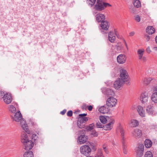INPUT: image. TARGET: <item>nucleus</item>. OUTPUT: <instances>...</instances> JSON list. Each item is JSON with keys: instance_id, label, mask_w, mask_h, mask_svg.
<instances>
[{"instance_id": "c756f323", "label": "nucleus", "mask_w": 157, "mask_h": 157, "mask_svg": "<svg viewBox=\"0 0 157 157\" xmlns=\"http://www.w3.org/2000/svg\"><path fill=\"white\" fill-rule=\"evenodd\" d=\"M133 4L135 7L138 8L141 6V3L139 0H134L133 1Z\"/></svg>"}, {"instance_id": "393cba45", "label": "nucleus", "mask_w": 157, "mask_h": 157, "mask_svg": "<svg viewBox=\"0 0 157 157\" xmlns=\"http://www.w3.org/2000/svg\"><path fill=\"white\" fill-rule=\"evenodd\" d=\"M147 31L149 34H152L155 33V29L153 26H150L147 28Z\"/></svg>"}, {"instance_id": "b1692460", "label": "nucleus", "mask_w": 157, "mask_h": 157, "mask_svg": "<svg viewBox=\"0 0 157 157\" xmlns=\"http://www.w3.org/2000/svg\"><path fill=\"white\" fill-rule=\"evenodd\" d=\"M144 144L146 147L150 148L152 146V142L150 140L147 139L145 140Z\"/></svg>"}, {"instance_id": "f704fd0d", "label": "nucleus", "mask_w": 157, "mask_h": 157, "mask_svg": "<svg viewBox=\"0 0 157 157\" xmlns=\"http://www.w3.org/2000/svg\"><path fill=\"white\" fill-rule=\"evenodd\" d=\"M9 110L12 113H14L16 112V108L13 105H10L9 107Z\"/></svg>"}, {"instance_id": "2f4dec72", "label": "nucleus", "mask_w": 157, "mask_h": 157, "mask_svg": "<svg viewBox=\"0 0 157 157\" xmlns=\"http://www.w3.org/2000/svg\"><path fill=\"white\" fill-rule=\"evenodd\" d=\"M86 156V157H93L91 156H89V155ZM95 157H104L103 155L101 150V149H99L98 150V154L95 156Z\"/></svg>"}, {"instance_id": "aec40b11", "label": "nucleus", "mask_w": 157, "mask_h": 157, "mask_svg": "<svg viewBox=\"0 0 157 157\" xmlns=\"http://www.w3.org/2000/svg\"><path fill=\"white\" fill-rule=\"evenodd\" d=\"M137 110L139 115L142 117L145 116L144 111L143 110V107L140 105H138L137 108Z\"/></svg>"}, {"instance_id": "37998d69", "label": "nucleus", "mask_w": 157, "mask_h": 157, "mask_svg": "<svg viewBox=\"0 0 157 157\" xmlns=\"http://www.w3.org/2000/svg\"><path fill=\"white\" fill-rule=\"evenodd\" d=\"M73 111L72 110H70L68 111L67 113V115L68 117H71L72 116Z\"/></svg>"}, {"instance_id": "dca6fc26", "label": "nucleus", "mask_w": 157, "mask_h": 157, "mask_svg": "<svg viewBox=\"0 0 157 157\" xmlns=\"http://www.w3.org/2000/svg\"><path fill=\"white\" fill-rule=\"evenodd\" d=\"M154 92L151 96V99L153 101L157 103V86L154 87Z\"/></svg>"}, {"instance_id": "4d7b16f0", "label": "nucleus", "mask_w": 157, "mask_h": 157, "mask_svg": "<svg viewBox=\"0 0 157 157\" xmlns=\"http://www.w3.org/2000/svg\"><path fill=\"white\" fill-rule=\"evenodd\" d=\"M146 51L148 53H150L151 52V51L150 49V47H148L146 49Z\"/></svg>"}, {"instance_id": "3c124183", "label": "nucleus", "mask_w": 157, "mask_h": 157, "mask_svg": "<svg viewBox=\"0 0 157 157\" xmlns=\"http://www.w3.org/2000/svg\"><path fill=\"white\" fill-rule=\"evenodd\" d=\"M87 108L88 109L89 111H91L92 110V109L93 108V107L91 105H88V106H87Z\"/></svg>"}, {"instance_id": "603ef678", "label": "nucleus", "mask_w": 157, "mask_h": 157, "mask_svg": "<svg viewBox=\"0 0 157 157\" xmlns=\"http://www.w3.org/2000/svg\"><path fill=\"white\" fill-rule=\"evenodd\" d=\"M67 111V110L66 109H64L62 111H61L60 112V114H62V115H64L66 113Z\"/></svg>"}, {"instance_id": "09e8293b", "label": "nucleus", "mask_w": 157, "mask_h": 157, "mask_svg": "<svg viewBox=\"0 0 157 157\" xmlns=\"http://www.w3.org/2000/svg\"><path fill=\"white\" fill-rule=\"evenodd\" d=\"M6 95V93L2 91H0V96L3 98V97Z\"/></svg>"}, {"instance_id": "f3484780", "label": "nucleus", "mask_w": 157, "mask_h": 157, "mask_svg": "<svg viewBox=\"0 0 157 157\" xmlns=\"http://www.w3.org/2000/svg\"><path fill=\"white\" fill-rule=\"evenodd\" d=\"M96 20L98 22L100 23L105 20V16L101 13H98L95 16Z\"/></svg>"}, {"instance_id": "cd10ccee", "label": "nucleus", "mask_w": 157, "mask_h": 157, "mask_svg": "<svg viewBox=\"0 0 157 157\" xmlns=\"http://www.w3.org/2000/svg\"><path fill=\"white\" fill-rule=\"evenodd\" d=\"M96 0H86V3L90 7L94 6Z\"/></svg>"}, {"instance_id": "f257e3e1", "label": "nucleus", "mask_w": 157, "mask_h": 157, "mask_svg": "<svg viewBox=\"0 0 157 157\" xmlns=\"http://www.w3.org/2000/svg\"><path fill=\"white\" fill-rule=\"evenodd\" d=\"M120 76L114 83V87L117 90H119L124 83L127 84L129 82V77L126 70L122 69L120 70Z\"/></svg>"}, {"instance_id": "6e6552de", "label": "nucleus", "mask_w": 157, "mask_h": 157, "mask_svg": "<svg viewBox=\"0 0 157 157\" xmlns=\"http://www.w3.org/2000/svg\"><path fill=\"white\" fill-rule=\"evenodd\" d=\"M117 103V100L113 97H109L106 101V105L110 107H112L116 105Z\"/></svg>"}, {"instance_id": "0eeeda50", "label": "nucleus", "mask_w": 157, "mask_h": 157, "mask_svg": "<svg viewBox=\"0 0 157 157\" xmlns=\"http://www.w3.org/2000/svg\"><path fill=\"white\" fill-rule=\"evenodd\" d=\"M144 146L143 144H140L135 150L136 157H142L144 155Z\"/></svg>"}, {"instance_id": "052dcab7", "label": "nucleus", "mask_w": 157, "mask_h": 157, "mask_svg": "<svg viewBox=\"0 0 157 157\" xmlns=\"http://www.w3.org/2000/svg\"><path fill=\"white\" fill-rule=\"evenodd\" d=\"M86 131V130H84L83 129H82L81 131H80V132H81V133H83L84 132Z\"/></svg>"}, {"instance_id": "de8ad7c7", "label": "nucleus", "mask_w": 157, "mask_h": 157, "mask_svg": "<svg viewBox=\"0 0 157 157\" xmlns=\"http://www.w3.org/2000/svg\"><path fill=\"white\" fill-rule=\"evenodd\" d=\"M87 115V113H82V114H80L79 115V117H85V116H86Z\"/></svg>"}, {"instance_id": "79ce46f5", "label": "nucleus", "mask_w": 157, "mask_h": 157, "mask_svg": "<svg viewBox=\"0 0 157 157\" xmlns=\"http://www.w3.org/2000/svg\"><path fill=\"white\" fill-rule=\"evenodd\" d=\"M90 146L91 147V148H92L91 149V150H92L93 151H95L96 150V149H97V148L95 146L93 145V144H94L90 143Z\"/></svg>"}, {"instance_id": "bf43d9fd", "label": "nucleus", "mask_w": 157, "mask_h": 157, "mask_svg": "<svg viewBox=\"0 0 157 157\" xmlns=\"http://www.w3.org/2000/svg\"><path fill=\"white\" fill-rule=\"evenodd\" d=\"M143 62H145L146 60V58L144 56L142 58Z\"/></svg>"}, {"instance_id": "7c9ffc66", "label": "nucleus", "mask_w": 157, "mask_h": 157, "mask_svg": "<svg viewBox=\"0 0 157 157\" xmlns=\"http://www.w3.org/2000/svg\"><path fill=\"white\" fill-rule=\"evenodd\" d=\"M28 140H29L28 139V136L26 134H23L21 136V141L22 143H24Z\"/></svg>"}, {"instance_id": "9d476101", "label": "nucleus", "mask_w": 157, "mask_h": 157, "mask_svg": "<svg viewBox=\"0 0 157 157\" xmlns=\"http://www.w3.org/2000/svg\"><path fill=\"white\" fill-rule=\"evenodd\" d=\"M3 99L4 102L6 104H9L12 101V98L11 94L9 93H6V95L3 97Z\"/></svg>"}, {"instance_id": "8fccbe9b", "label": "nucleus", "mask_w": 157, "mask_h": 157, "mask_svg": "<svg viewBox=\"0 0 157 157\" xmlns=\"http://www.w3.org/2000/svg\"><path fill=\"white\" fill-rule=\"evenodd\" d=\"M144 37H145V38L146 39V40L147 41H148L150 39V36H149L148 35H147V34L145 35Z\"/></svg>"}, {"instance_id": "9b49d317", "label": "nucleus", "mask_w": 157, "mask_h": 157, "mask_svg": "<svg viewBox=\"0 0 157 157\" xmlns=\"http://www.w3.org/2000/svg\"><path fill=\"white\" fill-rule=\"evenodd\" d=\"M25 146L24 149L25 150H30L31 149L33 146L34 143L32 141L28 140L24 143H23Z\"/></svg>"}, {"instance_id": "13d9d810", "label": "nucleus", "mask_w": 157, "mask_h": 157, "mask_svg": "<svg viewBox=\"0 0 157 157\" xmlns=\"http://www.w3.org/2000/svg\"><path fill=\"white\" fill-rule=\"evenodd\" d=\"M143 55H139V58L140 59H141L143 58Z\"/></svg>"}, {"instance_id": "2eb2a0df", "label": "nucleus", "mask_w": 157, "mask_h": 157, "mask_svg": "<svg viewBox=\"0 0 157 157\" xmlns=\"http://www.w3.org/2000/svg\"><path fill=\"white\" fill-rule=\"evenodd\" d=\"M146 111L148 114L150 115H155L156 114V113L155 111L154 107L151 105L148 106L147 108Z\"/></svg>"}, {"instance_id": "ddd939ff", "label": "nucleus", "mask_w": 157, "mask_h": 157, "mask_svg": "<svg viewBox=\"0 0 157 157\" xmlns=\"http://www.w3.org/2000/svg\"><path fill=\"white\" fill-rule=\"evenodd\" d=\"M126 60V57L124 54H120L117 57V61L119 64H123L125 63Z\"/></svg>"}, {"instance_id": "4be33fe9", "label": "nucleus", "mask_w": 157, "mask_h": 157, "mask_svg": "<svg viewBox=\"0 0 157 157\" xmlns=\"http://www.w3.org/2000/svg\"><path fill=\"white\" fill-rule=\"evenodd\" d=\"M147 96L145 93L141 94L140 100L143 104H145L147 102Z\"/></svg>"}, {"instance_id": "a878e982", "label": "nucleus", "mask_w": 157, "mask_h": 157, "mask_svg": "<svg viewBox=\"0 0 157 157\" xmlns=\"http://www.w3.org/2000/svg\"><path fill=\"white\" fill-rule=\"evenodd\" d=\"M24 157H34V155L33 152L31 151H28L25 152Z\"/></svg>"}, {"instance_id": "5701e85b", "label": "nucleus", "mask_w": 157, "mask_h": 157, "mask_svg": "<svg viewBox=\"0 0 157 157\" xmlns=\"http://www.w3.org/2000/svg\"><path fill=\"white\" fill-rule=\"evenodd\" d=\"M108 39L111 43L114 42L115 40L116 36L113 35V33L111 32H109V33Z\"/></svg>"}, {"instance_id": "c85d7f7f", "label": "nucleus", "mask_w": 157, "mask_h": 157, "mask_svg": "<svg viewBox=\"0 0 157 157\" xmlns=\"http://www.w3.org/2000/svg\"><path fill=\"white\" fill-rule=\"evenodd\" d=\"M131 124H132V126L133 127H136L139 125V121L136 120H131Z\"/></svg>"}, {"instance_id": "f8f14e48", "label": "nucleus", "mask_w": 157, "mask_h": 157, "mask_svg": "<svg viewBox=\"0 0 157 157\" xmlns=\"http://www.w3.org/2000/svg\"><path fill=\"white\" fill-rule=\"evenodd\" d=\"M110 122L104 125L103 129L105 130H110L113 128V125L115 123V120L112 118L110 120Z\"/></svg>"}, {"instance_id": "e433bc0d", "label": "nucleus", "mask_w": 157, "mask_h": 157, "mask_svg": "<svg viewBox=\"0 0 157 157\" xmlns=\"http://www.w3.org/2000/svg\"><path fill=\"white\" fill-rule=\"evenodd\" d=\"M144 157H153L152 153L150 151H147L144 155Z\"/></svg>"}, {"instance_id": "a19ab883", "label": "nucleus", "mask_w": 157, "mask_h": 157, "mask_svg": "<svg viewBox=\"0 0 157 157\" xmlns=\"http://www.w3.org/2000/svg\"><path fill=\"white\" fill-rule=\"evenodd\" d=\"M135 19L137 22H139L140 21V17L138 15H136L135 16Z\"/></svg>"}, {"instance_id": "5fc2aeb1", "label": "nucleus", "mask_w": 157, "mask_h": 157, "mask_svg": "<svg viewBox=\"0 0 157 157\" xmlns=\"http://www.w3.org/2000/svg\"><path fill=\"white\" fill-rule=\"evenodd\" d=\"M131 12L132 13H135L136 12V10L134 7H133L131 9Z\"/></svg>"}, {"instance_id": "39448f33", "label": "nucleus", "mask_w": 157, "mask_h": 157, "mask_svg": "<svg viewBox=\"0 0 157 157\" xmlns=\"http://www.w3.org/2000/svg\"><path fill=\"white\" fill-rule=\"evenodd\" d=\"M80 151L81 154L85 156H87L90 155L91 150L90 146L84 145L80 147Z\"/></svg>"}, {"instance_id": "20e7f679", "label": "nucleus", "mask_w": 157, "mask_h": 157, "mask_svg": "<svg viewBox=\"0 0 157 157\" xmlns=\"http://www.w3.org/2000/svg\"><path fill=\"white\" fill-rule=\"evenodd\" d=\"M109 27V23L107 21H104L101 22L100 30L101 32L103 34H107L109 32L108 29Z\"/></svg>"}, {"instance_id": "72a5a7b5", "label": "nucleus", "mask_w": 157, "mask_h": 157, "mask_svg": "<svg viewBox=\"0 0 157 157\" xmlns=\"http://www.w3.org/2000/svg\"><path fill=\"white\" fill-rule=\"evenodd\" d=\"M152 80V79L151 78H145L143 80V83L147 85L150 83Z\"/></svg>"}, {"instance_id": "a211bd4d", "label": "nucleus", "mask_w": 157, "mask_h": 157, "mask_svg": "<svg viewBox=\"0 0 157 157\" xmlns=\"http://www.w3.org/2000/svg\"><path fill=\"white\" fill-rule=\"evenodd\" d=\"M110 109L109 108H106L105 105L100 107L99 109V111L103 114L108 113L110 111Z\"/></svg>"}, {"instance_id": "c03bdc74", "label": "nucleus", "mask_w": 157, "mask_h": 157, "mask_svg": "<svg viewBox=\"0 0 157 157\" xmlns=\"http://www.w3.org/2000/svg\"><path fill=\"white\" fill-rule=\"evenodd\" d=\"M102 147L105 153L108 154V151L107 148L106 147V145L105 144H103Z\"/></svg>"}, {"instance_id": "1a4fd4ad", "label": "nucleus", "mask_w": 157, "mask_h": 157, "mask_svg": "<svg viewBox=\"0 0 157 157\" xmlns=\"http://www.w3.org/2000/svg\"><path fill=\"white\" fill-rule=\"evenodd\" d=\"M102 90L103 93L106 95L107 97H113L114 95V92L112 89L105 88Z\"/></svg>"}, {"instance_id": "4468645a", "label": "nucleus", "mask_w": 157, "mask_h": 157, "mask_svg": "<svg viewBox=\"0 0 157 157\" xmlns=\"http://www.w3.org/2000/svg\"><path fill=\"white\" fill-rule=\"evenodd\" d=\"M88 139V137L85 135H81L77 138V142L80 144H82L86 142Z\"/></svg>"}, {"instance_id": "423d86ee", "label": "nucleus", "mask_w": 157, "mask_h": 157, "mask_svg": "<svg viewBox=\"0 0 157 157\" xmlns=\"http://www.w3.org/2000/svg\"><path fill=\"white\" fill-rule=\"evenodd\" d=\"M120 129L121 135V138L123 152L124 154H126L127 153L128 151L127 150L126 145L125 144V142L124 139V132L122 128L120 127Z\"/></svg>"}, {"instance_id": "ea45409f", "label": "nucleus", "mask_w": 157, "mask_h": 157, "mask_svg": "<svg viewBox=\"0 0 157 157\" xmlns=\"http://www.w3.org/2000/svg\"><path fill=\"white\" fill-rule=\"evenodd\" d=\"M97 127L98 128H103L104 125L101 124L100 122H97L96 124Z\"/></svg>"}, {"instance_id": "7ed1b4c3", "label": "nucleus", "mask_w": 157, "mask_h": 157, "mask_svg": "<svg viewBox=\"0 0 157 157\" xmlns=\"http://www.w3.org/2000/svg\"><path fill=\"white\" fill-rule=\"evenodd\" d=\"M108 6H111V5L108 3L103 2L102 0H97L94 8L97 11H101Z\"/></svg>"}, {"instance_id": "f03ea898", "label": "nucleus", "mask_w": 157, "mask_h": 157, "mask_svg": "<svg viewBox=\"0 0 157 157\" xmlns=\"http://www.w3.org/2000/svg\"><path fill=\"white\" fill-rule=\"evenodd\" d=\"M11 117L13 119V120L19 122L21 120L20 124L23 129L28 134H30V132L28 129V126L27 124H26V122L25 121L22 119V115L19 110L16 112L13 117L11 115Z\"/></svg>"}, {"instance_id": "bb28decb", "label": "nucleus", "mask_w": 157, "mask_h": 157, "mask_svg": "<svg viewBox=\"0 0 157 157\" xmlns=\"http://www.w3.org/2000/svg\"><path fill=\"white\" fill-rule=\"evenodd\" d=\"M95 127L94 124V123L90 124L89 126L86 127L85 129L87 131H90L93 129Z\"/></svg>"}, {"instance_id": "412c9836", "label": "nucleus", "mask_w": 157, "mask_h": 157, "mask_svg": "<svg viewBox=\"0 0 157 157\" xmlns=\"http://www.w3.org/2000/svg\"><path fill=\"white\" fill-rule=\"evenodd\" d=\"M132 134L135 137H140L141 136L142 131L138 129H136L133 131Z\"/></svg>"}, {"instance_id": "6ab92c4d", "label": "nucleus", "mask_w": 157, "mask_h": 157, "mask_svg": "<svg viewBox=\"0 0 157 157\" xmlns=\"http://www.w3.org/2000/svg\"><path fill=\"white\" fill-rule=\"evenodd\" d=\"M106 117L102 116H100L99 117L101 122L104 124L106 123L107 121H109V122L110 121V120L112 119L108 116H106Z\"/></svg>"}, {"instance_id": "58836bf2", "label": "nucleus", "mask_w": 157, "mask_h": 157, "mask_svg": "<svg viewBox=\"0 0 157 157\" xmlns=\"http://www.w3.org/2000/svg\"><path fill=\"white\" fill-rule=\"evenodd\" d=\"M90 134L95 137H97L98 135V132L95 130L91 131Z\"/></svg>"}, {"instance_id": "a18cd8bd", "label": "nucleus", "mask_w": 157, "mask_h": 157, "mask_svg": "<svg viewBox=\"0 0 157 157\" xmlns=\"http://www.w3.org/2000/svg\"><path fill=\"white\" fill-rule=\"evenodd\" d=\"M116 48H117V51H120L121 49V47L120 45L119 44H117V45L115 46Z\"/></svg>"}, {"instance_id": "680f3d73", "label": "nucleus", "mask_w": 157, "mask_h": 157, "mask_svg": "<svg viewBox=\"0 0 157 157\" xmlns=\"http://www.w3.org/2000/svg\"><path fill=\"white\" fill-rule=\"evenodd\" d=\"M155 40L156 43L157 44V36H156L155 38Z\"/></svg>"}, {"instance_id": "864d4df0", "label": "nucleus", "mask_w": 157, "mask_h": 157, "mask_svg": "<svg viewBox=\"0 0 157 157\" xmlns=\"http://www.w3.org/2000/svg\"><path fill=\"white\" fill-rule=\"evenodd\" d=\"M87 108V106L85 104L83 105L82 106V109H86Z\"/></svg>"}, {"instance_id": "6e6d98bb", "label": "nucleus", "mask_w": 157, "mask_h": 157, "mask_svg": "<svg viewBox=\"0 0 157 157\" xmlns=\"http://www.w3.org/2000/svg\"><path fill=\"white\" fill-rule=\"evenodd\" d=\"M135 34V33L134 32L132 31L131 32L129 33V36H133Z\"/></svg>"}, {"instance_id": "473e14b6", "label": "nucleus", "mask_w": 157, "mask_h": 157, "mask_svg": "<svg viewBox=\"0 0 157 157\" xmlns=\"http://www.w3.org/2000/svg\"><path fill=\"white\" fill-rule=\"evenodd\" d=\"M78 120V122H79V123H81V122H82L85 123V122H86L88 121V119L87 117H79Z\"/></svg>"}, {"instance_id": "c9c22d12", "label": "nucleus", "mask_w": 157, "mask_h": 157, "mask_svg": "<svg viewBox=\"0 0 157 157\" xmlns=\"http://www.w3.org/2000/svg\"><path fill=\"white\" fill-rule=\"evenodd\" d=\"M77 125L78 127H79V128H83L85 127V123L83 122H81V124H80V123H79V122H78V120L77 121Z\"/></svg>"}, {"instance_id": "49530a36", "label": "nucleus", "mask_w": 157, "mask_h": 157, "mask_svg": "<svg viewBox=\"0 0 157 157\" xmlns=\"http://www.w3.org/2000/svg\"><path fill=\"white\" fill-rule=\"evenodd\" d=\"M144 51L140 49H139L138 51V55H142L144 54Z\"/></svg>"}, {"instance_id": "4c0bfd02", "label": "nucleus", "mask_w": 157, "mask_h": 157, "mask_svg": "<svg viewBox=\"0 0 157 157\" xmlns=\"http://www.w3.org/2000/svg\"><path fill=\"white\" fill-rule=\"evenodd\" d=\"M38 138V136L36 134H33L32 136V140L34 141L33 143H36Z\"/></svg>"}]
</instances>
